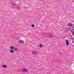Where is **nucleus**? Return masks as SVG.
Instances as JSON below:
<instances>
[{
  "instance_id": "nucleus-1",
  "label": "nucleus",
  "mask_w": 74,
  "mask_h": 74,
  "mask_svg": "<svg viewBox=\"0 0 74 74\" xmlns=\"http://www.w3.org/2000/svg\"><path fill=\"white\" fill-rule=\"evenodd\" d=\"M38 52V51H37V50H34L32 51V54H33V55H37Z\"/></svg>"
},
{
  "instance_id": "nucleus-10",
  "label": "nucleus",
  "mask_w": 74,
  "mask_h": 74,
  "mask_svg": "<svg viewBox=\"0 0 74 74\" xmlns=\"http://www.w3.org/2000/svg\"><path fill=\"white\" fill-rule=\"evenodd\" d=\"M31 26L32 27H34V26H35V25H34V24H32L31 25Z\"/></svg>"
},
{
  "instance_id": "nucleus-3",
  "label": "nucleus",
  "mask_w": 74,
  "mask_h": 74,
  "mask_svg": "<svg viewBox=\"0 0 74 74\" xmlns=\"http://www.w3.org/2000/svg\"><path fill=\"white\" fill-rule=\"evenodd\" d=\"M69 40H66V45H69Z\"/></svg>"
},
{
  "instance_id": "nucleus-4",
  "label": "nucleus",
  "mask_w": 74,
  "mask_h": 74,
  "mask_svg": "<svg viewBox=\"0 0 74 74\" xmlns=\"http://www.w3.org/2000/svg\"><path fill=\"white\" fill-rule=\"evenodd\" d=\"M20 44H23V43H24V41H23V40H20Z\"/></svg>"
},
{
  "instance_id": "nucleus-9",
  "label": "nucleus",
  "mask_w": 74,
  "mask_h": 74,
  "mask_svg": "<svg viewBox=\"0 0 74 74\" xmlns=\"http://www.w3.org/2000/svg\"><path fill=\"white\" fill-rule=\"evenodd\" d=\"M42 47H43V46H42V44L40 45L39 46V47H40V48H42Z\"/></svg>"
},
{
  "instance_id": "nucleus-15",
  "label": "nucleus",
  "mask_w": 74,
  "mask_h": 74,
  "mask_svg": "<svg viewBox=\"0 0 74 74\" xmlns=\"http://www.w3.org/2000/svg\"><path fill=\"white\" fill-rule=\"evenodd\" d=\"M73 36H74V32L73 34Z\"/></svg>"
},
{
  "instance_id": "nucleus-11",
  "label": "nucleus",
  "mask_w": 74,
  "mask_h": 74,
  "mask_svg": "<svg viewBox=\"0 0 74 74\" xmlns=\"http://www.w3.org/2000/svg\"><path fill=\"white\" fill-rule=\"evenodd\" d=\"M14 49L15 51H17L18 50V49L17 48H14Z\"/></svg>"
},
{
  "instance_id": "nucleus-7",
  "label": "nucleus",
  "mask_w": 74,
  "mask_h": 74,
  "mask_svg": "<svg viewBox=\"0 0 74 74\" xmlns=\"http://www.w3.org/2000/svg\"><path fill=\"white\" fill-rule=\"evenodd\" d=\"M10 48L11 49H14V47L13 46H11L10 47Z\"/></svg>"
},
{
  "instance_id": "nucleus-5",
  "label": "nucleus",
  "mask_w": 74,
  "mask_h": 74,
  "mask_svg": "<svg viewBox=\"0 0 74 74\" xmlns=\"http://www.w3.org/2000/svg\"><path fill=\"white\" fill-rule=\"evenodd\" d=\"M2 67H3V68H7V66L5 65H3Z\"/></svg>"
},
{
  "instance_id": "nucleus-13",
  "label": "nucleus",
  "mask_w": 74,
  "mask_h": 74,
  "mask_svg": "<svg viewBox=\"0 0 74 74\" xmlns=\"http://www.w3.org/2000/svg\"><path fill=\"white\" fill-rule=\"evenodd\" d=\"M15 5V3H13V5H14H14Z\"/></svg>"
},
{
  "instance_id": "nucleus-8",
  "label": "nucleus",
  "mask_w": 74,
  "mask_h": 74,
  "mask_svg": "<svg viewBox=\"0 0 74 74\" xmlns=\"http://www.w3.org/2000/svg\"><path fill=\"white\" fill-rule=\"evenodd\" d=\"M10 52L11 53H14V50H11L10 51Z\"/></svg>"
},
{
  "instance_id": "nucleus-12",
  "label": "nucleus",
  "mask_w": 74,
  "mask_h": 74,
  "mask_svg": "<svg viewBox=\"0 0 74 74\" xmlns=\"http://www.w3.org/2000/svg\"><path fill=\"white\" fill-rule=\"evenodd\" d=\"M71 32H72V33H74V29H72L71 30Z\"/></svg>"
},
{
  "instance_id": "nucleus-2",
  "label": "nucleus",
  "mask_w": 74,
  "mask_h": 74,
  "mask_svg": "<svg viewBox=\"0 0 74 74\" xmlns=\"http://www.w3.org/2000/svg\"><path fill=\"white\" fill-rule=\"evenodd\" d=\"M22 71H23V72H27L28 71L27 69H23Z\"/></svg>"
},
{
  "instance_id": "nucleus-14",
  "label": "nucleus",
  "mask_w": 74,
  "mask_h": 74,
  "mask_svg": "<svg viewBox=\"0 0 74 74\" xmlns=\"http://www.w3.org/2000/svg\"><path fill=\"white\" fill-rule=\"evenodd\" d=\"M50 37H51V36H52V34H50L49 35Z\"/></svg>"
},
{
  "instance_id": "nucleus-6",
  "label": "nucleus",
  "mask_w": 74,
  "mask_h": 74,
  "mask_svg": "<svg viewBox=\"0 0 74 74\" xmlns=\"http://www.w3.org/2000/svg\"><path fill=\"white\" fill-rule=\"evenodd\" d=\"M68 25L69 26H73V24H72V23H69L68 24Z\"/></svg>"
}]
</instances>
